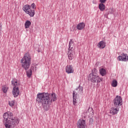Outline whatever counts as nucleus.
Returning a JSON list of instances; mask_svg holds the SVG:
<instances>
[{
	"label": "nucleus",
	"mask_w": 128,
	"mask_h": 128,
	"mask_svg": "<svg viewBox=\"0 0 128 128\" xmlns=\"http://www.w3.org/2000/svg\"><path fill=\"white\" fill-rule=\"evenodd\" d=\"M36 98L37 102L42 104L45 110H48L50 104H52V102H56V93L39 92L37 94Z\"/></svg>",
	"instance_id": "1"
},
{
	"label": "nucleus",
	"mask_w": 128,
	"mask_h": 128,
	"mask_svg": "<svg viewBox=\"0 0 128 128\" xmlns=\"http://www.w3.org/2000/svg\"><path fill=\"white\" fill-rule=\"evenodd\" d=\"M14 114L12 112H5L3 115L4 124L6 128H14L16 126V124H20V120L18 118H13Z\"/></svg>",
	"instance_id": "2"
},
{
	"label": "nucleus",
	"mask_w": 128,
	"mask_h": 128,
	"mask_svg": "<svg viewBox=\"0 0 128 128\" xmlns=\"http://www.w3.org/2000/svg\"><path fill=\"white\" fill-rule=\"evenodd\" d=\"M88 80L92 82L96 83L100 82H102V78H100L98 76V70L96 68H94L92 70V73H90L88 76Z\"/></svg>",
	"instance_id": "3"
},
{
	"label": "nucleus",
	"mask_w": 128,
	"mask_h": 128,
	"mask_svg": "<svg viewBox=\"0 0 128 128\" xmlns=\"http://www.w3.org/2000/svg\"><path fill=\"white\" fill-rule=\"evenodd\" d=\"M22 64V68H24L25 70H28L30 66V61L32 58L28 54H26L20 60Z\"/></svg>",
	"instance_id": "4"
},
{
	"label": "nucleus",
	"mask_w": 128,
	"mask_h": 128,
	"mask_svg": "<svg viewBox=\"0 0 128 128\" xmlns=\"http://www.w3.org/2000/svg\"><path fill=\"white\" fill-rule=\"evenodd\" d=\"M74 42L72 40H70L69 42V48L68 51V58L69 60H72L74 58Z\"/></svg>",
	"instance_id": "5"
},
{
	"label": "nucleus",
	"mask_w": 128,
	"mask_h": 128,
	"mask_svg": "<svg viewBox=\"0 0 128 128\" xmlns=\"http://www.w3.org/2000/svg\"><path fill=\"white\" fill-rule=\"evenodd\" d=\"M113 104L115 108L120 106L122 105V98L118 96H116V98L113 100Z\"/></svg>",
	"instance_id": "6"
},
{
	"label": "nucleus",
	"mask_w": 128,
	"mask_h": 128,
	"mask_svg": "<svg viewBox=\"0 0 128 128\" xmlns=\"http://www.w3.org/2000/svg\"><path fill=\"white\" fill-rule=\"evenodd\" d=\"M118 60H121L122 62H128V54L122 53L120 56H118Z\"/></svg>",
	"instance_id": "7"
},
{
	"label": "nucleus",
	"mask_w": 128,
	"mask_h": 128,
	"mask_svg": "<svg viewBox=\"0 0 128 128\" xmlns=\"http://www.w3.org/2000/svg\"><path fill=\"white\" fill-rule=\"evenodd\" d=\"M77 126L78 128H84L86 127V121L84 120H79Z\"/></svg>",
	"instance_id": "8"
},
{
	"label": "nucleus",
	"mask_w": 128,
	"mask_h": 128,
	"mask_svg": "<svg viewBox=\"0 0 128 128\" xmlns=\"http://www.w3.org/2000/svg\"><path fill=\"white\" fill-rule=\"evenodd\" d=\"M12 84L13 86V88H18L20 86V83L18 82V80L16 78H14L12 81Z\"/></svg>",
	"instance_id": "9"
},
{
	"label": "nucleus",
	"mask_w": 128,
	"mask_h": 128,
	"mask_svg": "<svg viewBox=\"0 0 128 128\" xmlns=\"http://www.w3.org/2000/svg\"><path fill=\"white\" fill-rule=\"evenodd\" d=\"M12 94L14 98H18L20 95V89L18 88H13L12 91Z\"/></svg>",
	"instance_id": "10"
},
{
	"label": "nucleus",
	"mask_w": 128,
	"mask_h": 128,
	"mask_svg": "<svg viewBox=\"0 0 128 128\" xmlns=\"http://www.w3.org/2000/svg\"><path fill=\"white\" fill-rule=\"evenodd\" d=\"M66 72L67 74H73L74 72V68L72 65H68L66 68Z\"/></svg>",
	"instance_id": "11"
},
{
	"label": "nucleus",
	"mask_w": 128,
	"mask_h": 128,
	"mask_svg": "<svg viewBox=\"0 0 128 128\" xmlns=\"http://www.w3.org/2000/svg\"><path fill=\"white\" fill-rule=\"evenodd\" d=\"M119 110H120L118 108H112L110 110V114L112 115L116 114Z\"/></svg>",
	"instance_id": "12"
},
{
	"label": "nucleus",
	"mask_w": 128,
	"mask_h": 128,
	"mask_svg": "<svg viewBox=\"0 0 128 128\" xmlns=\"http://www.w3.org/2000/svg\"><path fill=\"white\" fill-rule=\"evenodd\" d=\"M84 26H86V24H84V22H81V23H79L76 26V28L79 30H83V28H84Z\"/></svg>",
	"instance_id": "13"
},
{
	"label": "nucleus",
	"mask_w": 128,
	"mask_h": 128,
	"mask_svg": "<svg viewBox=\"0 0 128 128\" xmlns=\"http://www.w3.org/2000/svg\"><path fill=\"white\" fill-rule=\"evenodd\" d=\"M77 95L78 93H76L75 91H73V104H74V106H76V96H78Z\"/></svg>",
	"instance_id": "14"
},
{
	"label": "nucleus",
	"mask_w": 128,
	"mask_h": 128,
	"mask_svg": "<svg viewBox=\"0 0 128 128\" xmlns=\"http://www.w3.org/2000/svg\"><path fill=\"white\" fill-rule=\"evenodd\" d=\"M98 46L99 48H106V42L104 41H100L98 42Z\"/></svg>",
	"instance_id": "15"
},
{
	"label": "nucleus",
	"mask_w": 128,
	"mask_h": 128,
	"mask_svg": "<svg viewBox=\"0 0 128 128\" xmlns=\"http://www.w3.org/2000/svg\"><path fill=\"white\" fill-rule=\"evenodd\" d=\"M106 13L104 15L105 17L108 16V14H114V9L112 8L107 9L106 10Z\"/></svg>",
	"instance_id": "16"
},
{
	"label": "nucleus",
	"mask_w": 128,
	"mask_h": 128,
	"mask_svg": "<svg viewBox=\"0 0 128 128\" xmlns=\"http://www.w3.org/2000/svg\"><path fill=\"white\" fill-rule=\"evenodd\" d=\"M28 14V16H34L35 14V12H34V10H31L30 9V10L27 11L26 13Z\"/></svg>",
	"instance_id": "17"
},
{
	"label": "nucleus",
	"mask_w": 128,
	"mask_h": 128,
	"mask_svg": "<svg viewBox=\"0 0 128 128\" xmlns=\"http://www.w3.org/2000/svg\"><path fill=\"white\" fill-rule=\"evenodd\" d=\"M31 24H32V22H30V21L28 20H26L24 24L25 28H28L30 26Z\"/></svg>",
	"instance_id": "18"
},
{
	"label": "nucleus",
	"mask_w": 128,
	"mask_h": 128,
	"mask_svg": "<svg viewBox=\"0 0 128 128\" xmlns=\"http://www.w3.org/2000/svg\"><path fill=\"white\" fill-rule=\"evenodd\" d=\"M100 73L101 76H104L106 74V71L104 70V68H101L100 70Z\"/></svg>",
	"instance_id": "19"
},
{
	"label": "nucleus",
	"mask_w": 128,
	"mask_h": 128,
	"mask_svg": "<svg viewBox=\"0 0 128 128\" xmlns=\"http://www.w3.org/2000/svg\"><path fill=\"white\" fill-rule=\"evenodd\" d=\"M23 10L26 13V12H28L30 10V8L28 5H25L22 8Z\"/></svg>",
	"instance_id": "20"
},
{
	"label": "nucleus",
	"mask_w": 128,
	"mask_h": 128,
	"mask_svg": "<svg viewBox=\"0 0 128 128\" xmlns=\"http://www.w3.org/2000/svg\"><path fill=\"white\" fill-rule=\"evenodd\" d=\"M106 6H104V4L100 3L99 4V8L101 12H104V10Z\"/></svg>",
	"instance_id": "21"
},
{
	"label": "nucleus",
	"mask_w": 128,
	"mask_h": 128,
	"mask_svg": "<svg viewBox=\"0 0 128 128\" xmlns=\"http://www.w3.org/2000/svg\"><path fill=\"white\" fill-rule=\"evenodd\" d=\"M112 86L114 88L118 86V81H116V80H113L112 82Z\"/></svg>",
	"instance_id": "22"
},
{
	"label": "nucleus",
	"mask_w": 128,
	"mask_h": 128,
	"mask_svg": "<svg viewBox=\"0 0 128 128\" xmlns=\"http://www.w3.org/2000/svg\"><path fill=\"white\" fill-rule=\"evenodd\" d=\"M32 70H29L28 71H26V74L28 78H30V76H32Z\"/></svg>",
	"instance_id": "23"
},
{
	"label": "nucleus",
	"mask_w": 128,
	"mask_h": 128,
	"mask_svg": "<svg viewBox=\"0 0 128 128\" xmlns=\"http://www.w3.org/2000/svg\"><path fill=\"white\" fill-rule=\"evenodd\" d=\"M8 104L10 106H14V100L9 101Z\"/></svg>",
	"instance_id": "24"
},
{
	"label": "nucleus",
	"mask_w": 128,
	"mask_h": 128,
	"mask_svg": "<svg viewBox=\"0 0 128 128\" xmlns=\"http://www.w3.org/2000/svg\"><path fill=\"white\" fill-rule=\"evenodd\" d=\"M2 92L6 94L8 92V88H6V86H3L2 88Z\"/></svg>",
	"instance_id": "25"
},
{
	"label": "nucleus",
	"mask_w": 128,
	"mask_h": 128,
	"mask_svg": "<svg viewBox=\"0 0 128 128\" xmlns=\"http://www.w3.org/2000/svg\"><path fill=\"white\" fill-rule=\"evenodd\" d=\"M76 90H79V92H82V87L79 86L78 88H76Z\"/></svg>",
	"instance_id": "26"
},
{
	"label": "nucleus",
	"mask_w": 128,
	"mask_h": 128,
	"mask_svg": "<svg viewBox=\"0 0 128 128\" xmlns=\"http://www.w3.org/2000/svg\"><path fill=\"white\" fill-rule=\"evenodd\" d=\"M31 6H32V8H33V10H36V4H34V3L32 4H31Z\"/></svg>",
	"instance_id": "27"
},
{
	"label": "nucleus",
	"mask_w": 128,
	"mask_h": 128,
	"mask_svg": "<svg viewBox=\"0 0 128 128\" xmlns=\"http://www.w3.org/2000/svg\"><path fill=\"white\" fill-rule=\"evenodd\" d=\"M100 2L101 4H104L106 2V0H100Z\"/></svg>",
	"instance_id": "28"
},
{
	"label": "nucleus",
	"mask_w": 128,
	"mask_h": 128,
	"mask_svg": "<svg viewBox=\"0 0 128 128\" xmlns=\"http://www.w3.org/2000/svg\"><path fill=\"white\" fill-rule=\"evenodd\" d=\"M2 23L0 22V34H2Z\"/></svg>",
	"instance_id": "29"
},
{
	"label": "nucleus",
	"mask_w": 128,
	"mask_h": 128,
	"mask_svg": "<svg viewBox=\"0 0 128 128\" xmlns=\"http://www.w3.org/2000/svg\"><path fill=\"white\" fill-rule=\"evenodd\" d=\"M90 110H92V108H89L88 109V112H90Z\"/></svg>",
	"instance_id": "30"
},
{
	"label": "nucleus",
	"mask_w": 128,
	"mask_h": 128,
	"mask_svg": "<svg viewBox=\"0 0 128 128\" xmlns=\"http://www.w3.org/2000/svg\"><path fill=\"white\" fill-rule=\"evenodd\" d=\"M38 52H40V50H38Z\"/></svg>",
	"instance_id": "31"
}]
</instances>
